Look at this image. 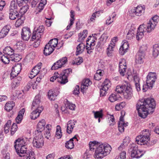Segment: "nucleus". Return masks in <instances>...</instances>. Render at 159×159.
Instances as JSON below:
<instances>
[{"label":"nucleus","instance_id":"8fccbe9b","mask_svg":"<svg viewBox=\"0 0 159 159\" xmlns=\"http://www.w3.org/2000/svg\"><path fill=\"white\" fill-rule=\"evenodd\" d=\"M39 72L38 70H36V69H34V68L30 72L29 77L31 79L34 78L38 74Z\"/></svg>","mask_w":159,"mask_h":159},{"label":"nucleus","instance_id":"f704fd0d","mask_svg":"<svg viewBox=\"0 0 159 159\" xmlns=\"http://www.w3.org/2000/svg\"><path fill=\"white\" fill-rule=\"evenodd\" d=\"M114 48V45L112 44V46L110 45H109L106 50V53L108 56L111 57L112 56Z\"/></svg>","mask_w":159,"mask_h":159},{"label":"nucleus","instance_id":"a211bd4d","mask_svg":"<svg viewBox=\"0 0 159 159\" xmlns=\"http://www.w3.org/2000/svg\"><path fill=\"white\" fill-rule=\"evenodd\" d=\"M45 125V121L44 119L39 121L37 125V129L34 131V133L37 134V131L38 134H42V132L44 129Z\"/></svg>","mask_w":159,"mask_h":159},{"label":"nucleus","instance_id":"0e129e2a","mask_svg":"<svg viewBox=\"0 0 159 159\" xmlns=\"http://www.w3.org/2000/svg\"><path fill=\"white\" fill-rule=\"evenodd\" d=\"M121 46L124 48L126 50H128L129 44L128 41L126 40L124 41L123 43Z\"/></svg>","mask_w":159,"mask_h":159},{"label":"nucleus","instance_id":"3c124183","mask_svg":"<svg viewBox=\"0 0 159 159\" xmlns=\"http://www.w3.org/2000/svg\"><path fill=\"white\" fill-rule=\"evenodd\" d=\"M118 99L116 95L115 94H111L109 97V100L111 102H114Z\"/></svg>","mask_w":159,"mask_h":159},{"label":"nucleus","instance_id":"e433bc0d","mask_svg":"<svg viewBox=\"0 0 159 159\" xmlns=\"http://www.w3.org/2000/svg\"><path fill=\"white\" fill-rule=\"evenodd\" d=\"M159 54V44H156L153 46L152 55L154 57H157Z\"/></svg>","mask_w":159,"mask_h":159},{"label":"nucleus","instance_id":"ea45409f","mask_svg":"<svg viewBox=\"0 0 159 159\" xmlns=\"http://www.w3.org/2000/svg\"><path fill=\"white\" fill-rule=\"evenodd\" d=\"M61 129L60 126L59 125L57 126L55 136L57 139H60L62 137V133L61 132Z\"/></svg>","mask_w":159,"mask_h":159},{"label":"nucleus","instance_id":"864d4df0","mask_svg":"<svg viewBox=\"0 0 159 159\" xmlns=\"http://www.w3.org/2000/svg\"><path fill=\"white\" fill-rule=\"evenodd\" d=\"M22 17H20V18H17V20L16 21L15 23V26L16 27H19L21 25L24 23L23 20L22 19Z\"/></svg>","mask_w":159,"mask_h":159},{"label":"nucleus","instance_id":"f257e3e1","mask_svg":"<svg viewBox=\"0 0 159 159\" xmlns=\"http://www.w3.org/2000/svg\"><path fill=\"white\" fill-rule=\"evenodd\" d=\"M156 105L154 99L151 98L139 100L136 105L139 116L142 118H146L148 114L153 112Z\"/></svg>","mask_w":159,"mask_h":159},{"label":"nucleus","instance_id":"9d476101","mask_svg":"<svg viewBox=\"0 0 159 159\" xmlns=\"http://www.w3.org/2000/svg\"><path fill=\"white\" fill-rule=\"evenodd\" d=\"M143 136L140 135L137 136L136 139V141L137 142L138 144L140 145H143L146 146H148L150 145L149 141L150 140V138H148L147 139L146 137H143Z\"/></svg>","mask_w":159,"mask_h":159},{"label":"nucleus","instance_id":"de8ad7c7","mask_svg":"<svg viewBox=\"0 0 159 159\" xmlns=\"http://www.w3.org/2000/svg\"><path fill=\"white\" fill-rule=\"evenodd\" d=\"M46 0H41L40 2L39 3V5L38 8L37 9V10L39 12H40L41 10H42L44 7V6L46 4Z\"/></svg>","mask_w":159,"mask_h":159},{"label":"nucleus","instance_id":"6e6552de","mask_svg":"<svg viewBox=\"0 0 159 159\" xmlns=\"http://www.w3.org/2000/svg\"><path fill=\"white\" fill-rule=\"evenodd\" d=\"M144 8L142 7L138 6L134 7L131 9L130 11V16H134L135 15L138 16H141L144 12Z\"/></svg>","mask_w":159,"mask_h":159},{"label":"nucleus","instance_id":"09e8293b","mask_svg":"<svg viewBox=\"0 0 159 159\" xmlns=\"http://www.w3.org/2000/svg\"><path fill=\"white\" fill-rule=\"evenodd\" d=\"M1 60L5 64H8L10 61L8 56L6 55H3V56L1 57Z\"/></svg>","mask_w":159,"mask_h":159},{"label":"nucleus","instance_id":"f03ea898","mask_svg":"<svg viewBox=\"0 0 159 159\" xmlns=\"http://www.w3.org/2000/svg\"><path fill=\"white\" fill-rule=\"evenodd\" d=\"M111 149V147L108 144L99 143L95 150L94 157L98 159H102L110 153Z\"/></svg>","mask_w":159,"mask_h":159},{"label":"nucleus","instance_id":"c9c22d12","mask_svg":"<svg viewBox=\"0 0 159 159\" xmlns=\"http://www.w3.org/2000/svg\"><path fill=\"white\" fill-rule=\"evenodd\" d=\"M57 95V93L52 90H49L48 93V98L51 100H54Z\"/></svg>","mask_w":159,"mask_h":159},{"label":"nucleus","instance_id":"f3484780","mask_svg":"<svg viewBox=\"0 0 159 159\" xmlns=\"http://www.w3.org/2000/svg\"><path fill=\"white\" fill-rule=\"evenodd\" d=\"M145 56V53L144 52L139 51L135 56V62L137 64H141L143 62V59Z\"/></svg>","mask_w":159,"mask_h":159},{"label":"nucleus","instance_id":"680f3d73","mask_svg":"<svg viewBox=\"0 0 159 159\" xmlns=\"http://www.w3.org/2000/svg\"><path fill=\"white\" fill-rule=\"evenodd\" d=\"M148 45L146 43H144L141 46L140 49L139 51L144 52L146 51L148 48Z\"/></svg>","mask_w":159,"mask_h":159},{"label":"nucleus","instance_id":"5701e85b","mask_svg":"<svg viewBox=\"0 0 159 159\" xmlns=\"http://www.w3.org/2000/svg\"><path fill=\"white\" fill-rule=\"evenodd\" d=\"M27 141V139L24 138H18L14 142L15 145L14 147L16 148V147L20 148L21 146H25L26 143Z\"/></svg>","mask_w":159,"mask_h":159},{"label":"nucleus","instance_id":"774afa93","mask_svg":"<svg viewBox=\"0 0 159 159\" xmlns=\"http://www.w3.org/2000/svg\"><path fill=\"white\" fill-rule=\"evenodd\" d=\"M128 50H126L124 48L121 46L119 49V52L121 55H123Z\"/></svg>","mask_w":159,"mask_h":159},{"label":"nucleus","instance_id":"4c0bfd02","mask_svg":"<svg viewBox=\"0 0 159 159\" xmlns=\"http://www.w3.org/2000/svg\"><path fill=\"white\" fill-rule=\"evenodd\" d=\"M99 143H96V142L94 141L93 142H90L89 143L90 150L91 151H94L95 150L98 146Z\"/></svg>","mask_w":159,"mask_h":159},{"label":"nucleus","instance_id":"2eb2a0df","mask_svg":"<svg viewBox=\"0 0 159 159\" xmlns=\"http://www.w3.org/2000/svg\"><path fill=\"white\" fill-rule=\"evenodd\" d=\"M156 25V23L154 22L153 21L151 22L149 20L148 22L147 25L144 24V30L147 33H150L154 30Z\"/></svg>","mask_w":159,"mask_h":159},{"label":"nucleus","instance_id":"4468645a","mask_svg":"<svg viewBox=\"0 0 159 159\" xmlns=\"http://www.w3.org/2000/svg\"><path fill=\"white\" fill-rule=\"evenodd\" d=\"M21 37L24 40H28L31 35L30 29L28 27H24L22 30Z\"/></svg>","mask_w":159,"mask_h":159},{"label":"nucleus","instance_id":"c756f323","mask_svg":"<svg viewBox=\"0 0 159 159\" xmlns=\"http://www.w3.org/2000/svg\"><path fill=\"white\" fill-rule=\"evenodd\" d=\"M85 47V46L83 43H80L76 48V55H78L84 51Z\"/></svg>","mask_w":159,"mask_h":159},{"label":"nucleus","instance_id":"6e6d98bb","mask_svg":"<svg viewBox=\"0 0 159 159\" xmlns=\"http://www.w3.org/2000/svg\"><path fill=\"white\" fill-rule=\"evenodd\" d=\"M17 128V127L16 124L13 123L11 129V133L12 135L14 134L15 132L16 131Z\"/></svg>","mask_w":159,"mask_h":159},{"label":"nucleus","instance_id":"39448f33","mask_svg":"<svg viewBox=\"0 0 159 159\" xmlns=\"http://www.w3.org/2000/svg\"><path fill=\"white\" fill-rule=\"evenodd\" d=\"M20 148L16 147L15 148L18 155L20 157H23L24 159H35L34 153L33 151L27 152V151L21 150L19 149Z\"/></svg>","mask_w":159,"mask_h":159},{"label":"nucleus","instance_id":"aec40b11","mask_svg":"<svg viewBox=\"0 0 159 159\" xmlns=\"http://www.w3.org/2000/svg\"><path fill=\"white\" fill-rule=\"evenodd\" d=\"M42 35L35 31L33 32L31 40L32 41L34 40H36V42H35V45L38 46L39 45L41 41L40 39Z\"/></svg>","mask_w":159,"mask_h":159},{"label":"nucleus","instance_id":"1a4fd4ad","mask_svg":"<svg viewBox=\"0 0 159 159\" xmlns=\"http://www.w3.org/2000/svg\"><path fill=\"white\" fill-rule=\"evenodd\" d=\"M67 61L66 57H63L55 63L52 66L51 69L55 70L63 66Z\"/></svg>","mask_w":159,"mask_h":159},{"label":"nucleus","instance_id":"cd10ccee","mask_svg":"<svg viewBox=\"0 0 159 159\" xmlns=\"http://www.w3.org/2000/svg\"><path fill=\"white\" fill-rule=\"evenodd\" d=\"M9 31V26H6L1 30L0 32V38H3L5 37Z\"/></svg>","mask_w":159,"mask_h":159},{"label":"nucleus","instance_id":"603ef678","mask_svg":"<svg viewBox=\"0 0 159 159\" xmlns=\"http://www.w3.org/2000/svg\"><path fill=\"white\" fill-rule=\"evenodd\" d=\"M140 135L143 136L144 137H146L147 139H148V138H149V136L150 135V132L148 129H145V130H143L142 134Z\"/></svg>","mask_w":159,"mask_h":159},{"label":"nucleus","instance_id":"5fc2aeb1","mask_svg":"<svg viewBox=\"0 0 159 159\" xmlns=\"http://www.w3.org/2000/svg\"><path fill=\"white\" fill-rule=\"evenodd\" d=\"M72 73V70L70 68H68L64 70L61 72L63 74L68 77L69 74Z\"/></svg>","mask_w":159,"mask_h":159},{"label":"nucleus","instance_id":"6ab92c4d","mask_svg":"<svg viewBox=\"0 0 159 159\" xmlns=\"http://www.w3.org/2000/svg\"><path fill=\"white\" fill-rule=\"evenodd\" d=\"M126 69L125 61L123 59L120 62L119 64V71L120 75L122 76H124Z\"/></svg>","mask_w":159,"mask_h":159},{"label":"nucleus","instance_id":"69168bd1","mask_svg":"<svg viewBox=\"0 0 159 159\" xmlns=\"http://www.w3.org/2000/svg\"><path fill=\"white\" fill-rule=\"evenodd\" d=\"M58 75L59 73L58 72H55L54 74V76L50 78V81L53 82L54 80L56 79L57 80Z\"/></svg>","mask_w":159,"mask_h":159},{"label":"nucleus","instance_id":"0eeeda50","mask_svg":"<svg viewBox=\"0 0 159 159\" xmlns=\"http://www.w3.org/2000/svg\"><path fill=\"white\" fill-rule=\"evenodd\" d=\"M157 77L155 72H149L147 77L146 83L148 88L151 89L152 88Z\"/></svg>","mask_w":159,"mask_h":159},{"label":"nucleus","instance_id":"bf43d9fd","mask_svg":"<svg viewBox=\"0 0 159 159\" xmlns=\"http://www.w3.org/2000/svg\"><path fill=\"white\" fill-rule=\"evenodd\" d=\"M109 121L110 123V125H113L115 124V120L113 115H109V116L108 117Z\"/></svg>","mask_w":159,"mask_h":159},{"label":"nucleus","instance_id":"a18cd8bd","mask_svg":"<svg viewBox=\"0 0 159 159\" xmlns=\"http://www.w3.org/2000/svg\"><path fill=\"white\" fill-rule=\"evenodd\" d=\"M28 9L29 6L27 4L20 8L19 12L20 14V15H21V17H22L23 15L26 12Z\"/></svg>","mask_w":159,"mask_h":159},{"label":"nucleus","instance_id":"20e7f679","mask_svg":"<svg viewBox=\"0 0 159 159\" xmlns=\"http://www.w3.org/2000/svg\"><path fill=\"white\" fill-rule=\"evenodd\" d=\"M129 152L133 158H139L142 157L145 152L138 150V146L134 143L130 144L128 149Z\"/></svg>","mask_w":159,"mask_h":159},{"label":"nucleus","instance_id":"c03bdc74","mask_svg":"<svg viewBox=\"0 0 159 159\" xmlns=\"http://www.w3.org/2000/svg\"><path fill=\"white\" fill-rule=\"evenodd\" d=\"M127 138L123 140V143L121 144L120 146L118 147V149L119 150L121 151L123 149H124L125 147L127 146L129 142V140H128L127 141Z\"/></svg>","mask_w":159,"mask_h":159},{"label":"nucleus","instance_id":"72a5a7b5","mask_svg":"<svg viewBox=\"0 0 159 159\" xmlns=\"http://www.w3.org/2000/svg\"><path fill=\"white\" fill-rule=\"evenodd\" d=\"M15 106L14 103L13 101L8 102L5 106V109L7 111L11 110Z\"/></svg>","mask_w":159,"mask_h":159},{"label":"nucleus","instance_id":"bb28decb","mask_svg":"<svg viewBox=\"0 0 159 159\" xmlns=\"http://www.w3.org/2000/svg\"><path fill=\"white\" fill-rule=\"evenodd\" d=\"M43 110V109L42 107H40L38 110H35L33 111L30 115V118L32 119L35 120L38 117L40 114V113Z\"/></svg>","mask_w":159,"mask_h":159},{"label":"nucleus","instance_id":"a19ab883","mask_svg":"<svg viewBox=\"0 0 159 159\" xmlns=\"http://www.w3.org/2000/svg\"><path fill=\"white\" fill-rule=\"evenodd\" d=\"M74 145L73 142L72 141V139H70L65 143V147L68 149H71L74 148Z\"/></svg>","mask_w":159,"mask_h":159},{"label":"nucleus","instance_id":"37998d69","mask_svg":"<svg viewBox=\"0 0 159 159\" xmlns=\"http://www.w3.org/2000/svg\"><path fill=\"white\" fill-rule=\"evenodd\" d=\"M93 112L94 113V116L95 118H102L103 116L102 110H101L100 111H93Z\"/></svg>","mask_w":159,"mask_h":159},{"label":"nucleus","instance_id":"338daca9","mask_svg":"<svg viewBox=\"0 0 159 159\" xmlns=\"http://www.w3.org/2000/svg\"><path fill=\"white\" fill-rule=\"evenodd\" d=\"M67 106V108L69 109L72 110H75V105L74 104L72 103H68Z\"/></svg>","mask_w":159,"mask_h":159},{"label":"nucleus","instance_id":"4d7b16f0","mask_svg":"<svg viewBox=\"0 0 159 159\" xmlns=\"http://www.w3.org/2000/svg\"><path fill=\"white\" fill-rule=\"evenodd\" d=\"M97 12H95L92 14L90 19L88 20L89 23H91V22H94V21L95 18L97 17Z\"/></svg>","mask_w":159,"mask_h":159},{"label":"nucleus","instance_id":"b1692460","mask_svg":"<svg viewBox=\"0 0 159 159\" xmlns=\"http://www.w3.org/2000/svg\"><path fill=\"white\" fill-rule=\"evenodd\" d=\"M54 48L47 43L44 48L43 53L45 56L50 55L53 52Z\"/></svg>","mask_w":159,"mask_h":159},{"label":"nucleus","instance_id":"2f4dec72","mask_svg":"<svg viewBox=\"0 0 159 159\" xmlns=\"http://www.w3.org/2000/svg\"><path fill=\"white\" fill-rule=\"evenodd\" d=\"M3 52L6 54L12 56L14 54V51L10 46H7L4 49Z\"/></svg>","mask_w":159,"mask_h":159},{"label":"nucleus","instance_id":"473e14b6","mask_svg":"<svg viewBox=\"0 0 159 159\" xmlns=\"http://www.w3.org/2000/svg\"><path fill=\"white\" fill-rule=\"evenodd\" d=\"M111 85V83L110 80L108 79H106L101 87L102 89H103L105 90H108L109 88L110 87Z\"/></svg>","mask_w":159,"mask_h":159},{"label":"nucleus","instance_id":"4be33fe9","mask_svg":"<svg viewBox=\"0 0 159 159\" xmlns=\"http://www.w3.org/2000/svg\"><path fill=\"white\" fill-rule=\"evenodd\" d=\"M92 84L89 79H86L83 80L81 86V91L83 93L87 89L88 87Z\"/></svg>","mask_w":159,"mask_h":159},{"label":"nucleus","instance_id":"13d9d810","mask_svg":"<svg viewBox=\"0 0 159 159\" xmlns=\"http://www.w3.org/2000/svg\"><path fill=\"white\" fill-rule=\"evenodd\" d=\"M83 62V59L82 57H79L75 59V61L73 64H75L77 65H80L81 63Z\"/></svg>","mask_w":159,"mask_h":159},{"label":"nucleus","instance_id":"58836bf2","mask_svg":"<svg viewBox=\"0 0 159 159\" xmlns=\"http://www.w3.org/2000/svg\"><path fill=\"white\" fill-rule=\"evenodd\" d=\"M135 32L133 29H131L129 30L126 35V38L128 39H131L134 38Z\"/></svg>","mask_w":159,"mask_h":159},{"label":"nucleus","instance_id":"dca6fc26","mask_svg":"<svg viewBox=\"0 0 159 159\" xmlns=\"http://www.w3.org/2000/svg\"><path fill=\"white\" fill-rule=\"evenodd\" d=\"M123 94L125 98L128 99H130L133 96L131 88L128 85H126Z\"/></svg>","mask_w":159,"mask_h":159},{"label":"nucleus","instance_id":"7c9ffc66","mask_svg":"<svg viewBox=\"0 0 159 159\" xmlns=\"http://www.w3.org/2000/svg\"><path fill=\"white\" fill-rule=\"evenodd\" d=\"M90 44L88 45H87L86 47V49L87 50V52L88 53L91 54L93 52L92 50L94 49V47H93L95 45V43L93 41L91 42Z\"/></svg>","mask_w":159,"mask_h":159},{"label":"nucleus","instance_id":"393cba45","mask_svg":"<svg viewBox=\"0 0 159 159\" xmlns=\"http://www.w3.org/2000/svg\"><path fill=\"white\" fill-rule=\"evenodd\" d=\"M57 81L61 84H65L68 82L67 77L61 73L58 75Z\"/></svg>","mask_w":159,"mask_h":159},{"label":"nucleus","instance_id":"7ed1b4c3","mask_svg":"<svg viewBox=\"0 0 159 159\" xmlns=\"http://www.w3.org/2000/svg\"><path fill=\"white\" fill-rule=\"evenodd\" d=\"M18 7L15 0L12 1L10 3L8 11L9 18L11 20H14L17 18H20L21 15H20L17 11Z\"/></svg>","mask_w":159,"mask_h":159},{"label":"nucleus","instance_id":"49530a36","mask_svg":"<svg viewBox=\"0 0 159 159\" xmlns=\"http://www.w3.org/2000/svg\"><path fill=\"white\" fill-rule=\"evenodd\" d=\"M58 43V40L56 39H52L48 43V44L52 47L54 48H55L57 45Z\"/></svg>","mask_w":159,"mask_h":159},{"label":"nucleus","instance_id":"79ce46f5","mask_svg":"<svg viewBox=\"0 0 159 159\" xmlns=\"http://www.w3.org/2000/svg\"><path fill=\"white\" fill-rule=\"evenodd\" d=\"M126 85H124L121 86L118 85L116 87L115 91L119 93H123Z\"/></svg>","mask_w":159,"mask_h":159},{"label":"nucleus","instance_id":"f8f14e48","mask_svg":"<svg viewBox=\"0 0 159 159\" xmlns=\"http://www.w3.org/2000/svg\"><path fill=\"white\" fill-rule=\"evenodd\" d=\"M21 69V65L16 63L12 67L11 74V77L13 78L18 75Z\"/></svg>","mask_w":159,"mask_h":159},{"label":"nucleus","instance_id":"ddd939ff","mask_svg":"<svg viewBox=\"0 0 159 159\" xmlns=\"http://www.w3.org/2000/svg\"><path fill=\"white\" fill-rule=\"evenodd\" d=\"M144 24L140 25L138 28L136 38L137 40L139 41L144 36V33L146 32L144 30Z\"/></svg>","mask_w":159,"mask_h":159},{"label":"nucleus","instance_id":"a878e982","mask_svg":"<svg viewBox=\"0 0 159 159\" xmlns=\"http://www.w3.org/2000/svg\"><path fill=\"white\" fill-rule=\"evenodd\" d=\"M76 122V121L73 120V121L71 120L69 121L67 124V132L70 134L72 132L73 129L74 127V125H75V123Z\"/></svg>","mask_w":159,"mask_h":159},{"label":"nucleus","instance_id":"e2e57ef3","mask_svg":"<svg viewBox=\"0 0 159 159\" xmlns=\"http://www.w3.org/2000/svg\"><path fill=\"white\" fill-rule=\"evenodd\" d=\"M126 157V152L125 151L122 152L120 153L118 159H125Z\"/></svg>","mask_w":159,"mask_h":159},{"label":"nucleus","instance_id":"9b49d317","mask_svg":"<svg viewBox=\"0 0 159 159\" xmlns=\"http://www.w3.org/2000/svg\"><path fill=\"white\" fill-rule=\"evenodd\" d=\"M41 107L43 109V107L42 106L39 96L37 95L35 96L34 99L33 101L32 105V109L38 110Z\"/></svg>","mask_w":159,"mask_h":159},{"label":"nucleus","instance_id":"052dcab7","mask_svg":"<svg viewBox=\"0 0 159 159\" xmlns=\"http://www.w3.org/2000/svg\"><path fill=\"white\" fill-rule=\"evenodd\" d=\"M44 31V28L43 25L39 26L36 30H35L38 33H39L40 34L42 35L43 34V32Z\"/></svg>","mask_w":159,"mask_h":159},{"label":"nucleus","instance_id":"423d86ee","mask_svg":"<svg viewBox=\"0 0 159 159\" xmlns=\"http://www.w3.org/2000/svg\"><path fill=\"white\" fill-rule=\"evenodd\" d=\"M35 134L34 139L33 141V146L37 148H39L42 147L44 144L43 137L42 134Z\"/></svg>","mask_w":159,"mask_h":159},{"label":"nucleus","instance_id":"c85d7f7f","mask_svg":"<svg viewBox=\"0 0 159 159\" xmlns=\"http://www.w3.org/2000/svg\"><path fill=\"white\" fill-rule=\"evenodd\" d=\"M25 111V109L23 108L18 113V116L16 118V120L17 124L20 123L24 115Z\"/></svg>","mask_w":159,"mask_h":159},{"label":"nucleus","instance_id":"412c9836","mask_svg":"<svg viewBox=\"0 0 159 159\" xmlns=\"http://www.w3.org/2000/svg\"><path fill=\"white\" fill-rule=\"evenodd\" d=\"M128 124V122L126 123L124 122L123 116H121L120 118V121L118 123L119 131L121 132H123L124 131V127L127 126Z\"/></svg>","mask_w":159,"mask_h":159}]
</instances>
